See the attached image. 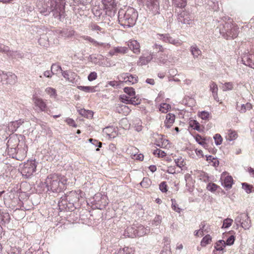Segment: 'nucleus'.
Here are the masks:
<instances>
[{
    "instance_id": "f257e3e1",
    "label": "nucleus",
    "mask_w": 254,
    "mask_h": 254,
    "mask_svg": "<svg viewBox=\"0 0 254 254\" xmlns=\"http://www.w3.org/2000/svg\"><path fill=\"white\" fill-rule=\"evenodd\" d=\"M84 193L79 190L70 191L62 196L58 202L61 211H72L79 208L84 200Z\"/></svg>"
},
{
    "instance_id": "f03ea898",
    "label": "nucleus",
    "mask_w": 254,
    "mask_h": 254,
    "mask_svg": "<svg viewBox=\"0 0 254 254\" xmlns=\"http://www.w3.org/2000/svg\"><path fill=\"white\" fill-rule=\"evenodd\" d=\"M50 0L47 3L43 0L37 1L36 8L37 11L44 16L48 15L51 12L55 17L61 18L62 12L64 10L65 1L64 0Z\"/></svg>"
},
{
    "instance_id": "7ed1b4c3",
    "label": "nucleus",
    "mask_w": 254,
    "mask_h": 254,
    "mask_svg": "<svg viewBox=\"0 0 254 254\" xmlns=\"http://www.w3.org/2000/svg\"><path fill=\"white\" fill-rule=\"evenodd\" d=\"M67 179L58 174L49 175L45 179L44 184L47 191L49 193H58L65 189Z\"/></svg>"
},
{
    "instance_id": "20e7f679",
    "label": "nucleus",
    "mask_w": 254,
    "mask_h": 254,
    "mask_svg": "<svg viewBox=\"0 0 254 254\" xmlns=\"http://www.w3.org/2000/svg\"><path fill=\"white\" fill-rule=\"evenodd\" d=\"M138 12L131 7L121 9L118 12V21L124 28L133 27L137 19Z\"/></svg>"
},
{
    "instance_id": "39448f33",
    "label": "nucleus",
    "mask_w": 254,
    "mask_h": 254,
    "mask_svg": "<svg viewBox=\"0 0 254 254\" xmlns=\"http://www.w3.org/2000/svg\"><path fill=\"white\" fill-rule=\"evenodd\" d=\"M226 39H234L238 35L239 28L231 21H221L216 29Z\"/></svg>"
},
{
    "instance_id": "423d86ee",
    "label": "nucleus",
    "mask_w": 254,
    "mask_h": 254,
    "mask_svg": "<svg viewBox=\"0 0 254 254\" xmlns=\"http://www.w3.org/2000/svg\"><path fill=\"white\" fill-rule=\"evenodd\" d=\"M25 143L22 135L15 134L10 135L6 143L8 154L13 155L15 149L20 146H24Z\"/></svg>"
},
{
    "instance_id": "0eeeda50",
    "label": "nucleus",
    "mask_w": 254,
    "mask_h": 254,
    "mask_svg": "<svg viewBox=\"0 0 254 254\" xmlns=\"http://www.w3.org/2000/svg\"><path fill=\"white\" fill-rule=\"evenodd\" d=\"M36 167L37 164L35 160H28L20 165L19 170L23 177L29 178L36 172Z\"/></svg>"
},
{
    "instance_id": "6e6552de",
    "label": "nucleus",
    "mask_w": 254,
    "mask_h": 254,
    "mask_svg": "<svg viewBox=\"0 0 254 254\" xmlns=\"http://www.w3.org/2000/svg\"><path fill=\"white\" fill-rule=\"evenodd\" d=\"M91 207L95 209H103L108 204V198L106 195L97 193L90 199Z\"/></svg>"
},
{
    "instance_id": "1a4fd4ad",
    "label": "nucleus",
    "mask_w": 254,
    "mask_h": 254,
    "mask_svg": "<svg viewBox=\"0 0 254 254\" xmlns=\"http://www.w3.org/2000/svg\"><path fill=\"white\" fill-rule=\"evenodd\" d=\"M237 227H241L245 230H249L252 226L251 220L247 213H241L235 219Z\"/></svg>"
},
{
    "instance_id": "9d476101",
    "label": "nucleus",
    "mask_w": 254,
    "mask_h": 254,
    "mask_svg": "<svg viewBox=\"0 0 254 254\" xmlns=\"http://www.w3.org/2000/svg\"><path fill=\"white\" fill-rule=\"evenodd\" d=\"M158 38L165 43H168L176 47L181 46L183 44L182 41L179 39H174L168 33L158 34Z\"/></svg>"
},
{
    "instance_id": "9b49d317",
    "label": "nucleus",
    "mask_w": 254,
    "mask_h": 254,
    "mask_svg": "<svg viewBox=\"0 0 254 254\" xmlns=\"http://www.w3.org/2000/svg\"><path fill=\"white\" fill-rule=\"evenodd\" d=\"M27 147L25 143L24 146H20L15 149L13 155H9L12 158H15L19 161H22L27 155Z\"/></svg>"
},
{
    "instance_id": "f8f14e48",
    "label": "nucleus",
    "mask_w": 254,
    "mask_h": 254,
    "mask_svg": "<svg viewBox=\"0 0 254 254\" xmlns=\"http://www.w3.org/2000/svg\"><path fill=\"white\" fill-rule=\"evenodd\" d=\"M153 56V53L149 51L142 54L136 63L137 65L140 66L147 65L152 60Z\"/></svg>"
},
{
    "instance_id": "ddd939ff",
    "label": "nucleus",
    "mask_w": 254,
    "mask_h": 254,
    "mask_svg": "<svg viewBox=\"0 0 254 254\" xmlns=\"http://www.w3.org/2000/svg\"><path fill=\"white\" fill-rule=\"evenodd\" d=\"M177 20L179 23L183 25H190L192 22L190 14L185 10L182 11L178 15Z\"/></svg>"
},
{
    "instance_id": "4468645a",
    "label": "nucleus",
    "mask_w": 254,
    "mask_h": 254,
    "mask_svg": "<svg viewBox=\"0 0 254 254\" xmlns=\"http://www.w3.org/2000/svg\"><path fill=\"white\" fill-rule=\"evenodd\" d=\"M146 5L153 14L156 15L160 13L159 0H146Z\"/></svg>"
},
{
    "instance_id": "2eb2a0df",
    "label": "nucleus",
    "mask_w": 254,
    "mask_h": 254,
    "mask_svg": "<svg viewBox=\"0 0 254 254\" xmlns=\"http://www.w3.org/2000/svg\"><path fill=\"white\" fill-rule=\"evenodd\" d=\"M137 77L129 73H124L119 76V80L127 84H133L137 82Z\"/></svg>"
},
{
    "instance_id": "dca6fc26",
    "label": "nucleus",
    "mask_w": 254,
    "mask_h": 254,
    "mask_svg": "<svg viewBox=\"0 0 254 254\" xmlns=\"http://www.w3.org/2000/svg\"><path fill=\"white\" fill-rule=\"evenodd\" d=\"M33 101L35 110L38 112H43L46 111L47 108V105L43 99L34 95L33 97Z\"/></svg>"
},
{
    "instance_id": "f3484780",
    "label": "nucleus",
    "mask_w": 254,
    "mask_h": 254,
    "mask_svg": "<svg viewBox=\"0 0 254 254\" xmlns=\"http://www.w3.org/2000/svg\"><path fill=\"white\" fill-rule=\"evenodd\" d=\"M135 237H141L150 233V229L148 226H144L141 224H134Z\"/></svg>"
},
{
    "instance_id": "a211bd4d",
    "label": "nucleus",
    "mask_w": 254,
    "mask_h": 254,
    "mask_svg": "<svg viewBox=\"0 0 254 254\" xmlns=\"http://www.w3.org/2000/svg\"><path fill=\"white\" fill-rule=\"evenodd\" d=\"M241 62L243 64L254 69V55L245 53L241 58Z\"/></svg>"
},
{
    "instance_id": "6ab92c4d",
    "label": "nucleus",
    "mask_w": 254,
    "mask_h": 254,
    "mask_svg": "<svg viewBox=\"0 0 254 254\" xmlns=\"http://www.w3.org/2000/svg\"><path fill=\"white\" fill-rule=\"evenodd\" d=\"M3 76L2 85H13L17 82V78L16 75L12 73H5Z\"/></svg>"
},
{
    "instance_id": "aec40b11",
    "label": "nucleus",
    "mask_w": 254,
    "mask_h": 254,
    "mask_svg": "<svg viewBox=\"0 0 254 254\" xmlns=\"http://www.w3.org/2000/svg\"><path fill=\"white\" fill-rule=\"evenodd\" d=\"M25 122V120L20 119L18 120L10 122L8 123L7 127V131L10 133H13Z\"/></svg>"
},
{
    "instance_id": "412c9836",
    "label": "nucleus",
    "mask_w": 254,
    "mask_h": 254,
    "mask_svg": "<svg viewBox=\"0 0 254 254\" xmlns=\"http://www.w3.org/2000/svg\"><path fill=\"white\" fill-rule=\"evenodd\" d=\"M253 106L251 103L249 102H243L240 100L237 102L236 105V109L241 113H244L247 111L251 110Z\"/></svg>"
},
{
    "instance_id": "4be33fe9",
    "label": "nucleus",
    "mask_w": 254,
    "mask_h": 254,
    "mask_svg": "<svg viewBox=\"0 0 254 254\" xmlns=\"http://www.w3.org/2000/svg\"><path fill=\"white\" fill-rule=\"evenodd\" d=\"M62 75L67 81L72 83H76L78 78L77 74L70 70H64L62 72Z\"/></svg>"
},
{
    "instance_id": "5701e85b",
    "label": "nucleus",
    "mask_w": 254,
    "mask_h": 254,
    "mask_svg": "<svg viewBox=\"0 0 254 254\" xmlns=\"http://www.w3.org/2000/svg\"><path fill=\"white\" fill-rule=\"evenodd\" d=\"M190 173H187L185 175V180L186 182V186L188 190L191 192L193 190L194 185L195 181L191 177L192 171L190 172Z\"/></svg>"
},
{
    "instance_id": "b1692460",
    "label": "nucleus",
    "mask_w": 254,
    "mask_h": 254,
    "mask_svg": "<svg viewBox=\"0 0 254 254\" xmlns=\"http://www.w3.org/2000/svg\"><path fill=\"white\" fill-rule=\"evenodd\" d=\"M103 133L104 135L109 139L115 138L117 135V133L115 128L113 126H108L103 128Z\"/></svg>"
},
{
    "instance_id": "393cba45",
    "label": "nucleus",
    "mask_w": 254,
    "mask_h": 254,
    "mask_svg": "<svg viewBox=\"0 0 254 254\" xmlns=\"http://www.w3.org/2000/svg\"><path fill=\"white\" fill-rule=\"evenodd\" d=\"M0 52L5 53L8 56L11 57L17 56L21 57V55L20 53H18L17 51H10L9 47L1 43H0Z\"/></svg>"
},
{
    "instance_id": "a878e982",
    "label": "nucleus",
    "mask_w": 254,
    "mask_h": 254,
    "mask_svg": "<svg viewBox=\"0 0 254 254\" xmlns=\"http://www.w3.org/2000/svg\"><path fill=\"white\" fill-rule=\"evenodd\" d=\"M221 179L222 180L221 185L225 188L230 189L233 184V179L230 176H222Z\"/></svg>"
},
{
    "instance_id": "bb28decb",
    "label": "nucleus",
    "mask_w": 254,
    "mask_h": 254,
    "mask_svg": "<svg viewBox=\"0 0 254 254\" xmlns=\"http://www.w3.org/2000/svg\"><path fill=\"white\" fill-rule=\"evenodd\" d=\"M11 204V209L14 211L17 210H29V208H27L23 205V202L19 199H16L15 200L12 201Z\"/></svg>"
},
{
    "instance_id": "cd10ccee",
    "label": "nucleus",
    "mask_w": 254,
    "mask_h": 254,
    "mask_svg": "<svg viewBox=\"0 0 254 254\" xmlns=\"http://www.w3.org/2000/svg\"><path fill=\"white\" fill-rule=\"evenodd\" d=\"M128 46L134 54H139L140 53V44L137 40H130L128 42Z\"/></svg>"
},
{
    "instance_id": "c85d7f7f",
    "label": "nucleus",
    "mask_w": 254,
    "mask_h": 254,
    "mask_svg": "<svg viewBox=\"0 0 254 254\" xmlns=\"http://www.w3.org/2000/svg\"><path fill=\"white\" fill-rule=\"evenodd\" d=\"M135 226L134 224H133L131 226L127 227V228L124 230V232L123 234V235L125 238H135Z\"/></svg>"
},
{
    "instance_id": "c756f323",
    "label": "nucleus",
    "mask_w": 254,
    "mask_h": 254,
    "mask_svg": "<svg viewBox=\"0 0 254 254\" xmlns=\"http://www.w3.org/2000/svg\"><path fill=\"white\" fill-rule=\"evenodd\" d=\"M127 49L126 47L118 46L115 47L109 52L110 56H113L118 54H125L127 52Z\"/></svg>"
},
{
    "instance_id": "7c9ffc66",
    "label": "nucleus",
    "mask_w": 254,
    "mask_h": 254,
    "mask_svg": "<svg viewBox=\"0 0 254 254\" xmlns=\"http://www.w3.org/2000/svg\"><path fill=\"white\" fill-rule=\"evenodd\" d=\"M131 109L125 105H120L116 107V111L125 116L128 115L131 112Z\"/></svg>"
},
{
    "instance_id": "2f4dec72",
    "label": "nucleus",
    "mask_w": 254,
    "mask_h": 254,
    "mask_svg": "<svg viewBox=\"0 0 254 254\" xmlns=\"http://www.w3.org/2000/svg\"><path fill=\"white\" fill-rule=\"evenodd\" d=\"M175 116L173 114L169 113L166 116V119L164 122L165 126L167 128H170L175 122Z\"/></svg>"
},
{
    "instance_id": "473e14b6",
    "label": "nucleus",
    "mask_w": 254,
    "mask_h": 254,
    "mask_svg": "<svg viewBox=\"0 0 254 254\" xmlns=\"http://www.w3.org/2000/svg\"><path fill=\"white\" fill-rule=\"evenodd\" d=\"M102 2L105 8L109 10H113L117 5L116 0H102Z\"/></svg>"
},
{
    "instance_id": "72a5a7b5",
    "label": "nucleus",
    "mask_w": 254,
    "mask_h": 254,
    "mask_svg": "<svg viewBox=\"0 0 254 254\" xmlns=\"http://www.w3.org/2000/svg\"><path fill=\"white\" fill-rule=\"evenodd\" d=\"M190 50L194 59H197L201 55V50L195 44L190 47Z\"/></svg>"
},
{
    "instance_id": "f704fd0d",
    "label": "nucleus",
    "mask_w": 254,
    "mask_h": 254,
    "mask_svg": "<svg viewBox=\"0 0 254 254\" xmlns=\"http://www.w3.org/2000/svg\"><path fill=\"white\" fill-rule=\"evenodd\" d=\"M88 27L90 30L96 32L98 34H104L105 33V30L96 23H90L88 25Z\"/></svg>"
},
{
    "instance_id": "c9c22d12",
    "label": "nucleus",
    "mask_w": 254,
    "mask_h": 254,
    "mask_svg": "<svg viewBox=\"0 0 254 254\" xmlns=\"http://www.w3.org/2000/svg\"><path fill=\"white\" fill-rule=\"evenodd\" d=\"M205 2L208 6V8L211 9L214 11H217L219 8L217 0H205Z\"/></svg>"
},
{
    "instance_id": "e433bc0d",
    "label": "nucleus",
    "mask_w": 254,
    "mask_h": 254,
    "mask_svg": "<svg viewBox=\"0 0 254 254\" xmlns=\"http://www.w3.org/2000/svg\"><path fill=\"white\" fill-rule=\"evenodd\" d=\"M226 243L224 240L218 241L215 245V251L214 250L217 254H223L222 251L225 247Z\"/></svg>"
},
{
    "instance_id": "4c0bfd02",
    "label": "nucleus",
    "mask_w": 254,
    "mask_h": 254,
    "mask_svg": "<svg viewBox=\"0 0 254 254\" xmlns=\"http://www.w3.org/2000/svg\"><path fill=\"white\" fill-rule=\"evenodd\" d=\"M155 144L157 146L163 148H167L170 147L168 140L162 137L159 140L156 141Z\"/></svg>"
},
{
    "instance_id": "58836bf2",
    "label": "nucleus",
    "mask_w": 254,
    "mask_h": 254,
    "mask_svg": "<svg viewBox=\"0 0 254 254\" xmlns=\"http://www.w3.org/2000/svg\"><path fill=\"white\" fill-rule=\"evenodd\" d=\"M157 63L160 65L167 64L169 63L168 55L165 54L161 55L157 58Z\"/></svg>"
},
{
    "instance_id": "ea45409f",
    "label": "nucleus",
    "mask_w": 254,
    "mask_h": 254,
    "mask_svg": "<svg viewBox=\"0 0 254 254\" xmlns=\"http://www.w3.org/2000/svg\"><path fill=\"white\" fill-rule=\"evenodd\" d=\"M39 45L47 47L49 45V38L47 34H42L38 40Z\"/></svg>"
},
{
    "instance_id": "a19ab883",
    "label": "nucleus",
    "mask_w": 254,
    "mask_h": 254,
    "mask_svg": "<svg viewBox=\"0 0 254 254\" xmlns=\"http://www.w3.org/2000/svg\"><path fill=\"white\" fill-rule=\"evenodd\" d=\"M92 10L94 16L97 18L96 19L100 18L104 12V10L97 5L94 6Z\"/></svg>"
},
{
    "instance_id": "79ce46f5",
    "label": "nucleus",
    "mask_w": 254,
    "mask_h": 254,
    "mask_svg": "<svg viewBox=\"0 0 254 254\" xmlns=\"http://www.w3.org/2000/svg\"><path fill=\"white\" fill-rule=\"evenodd\" d=\"M10 217L8 213L0 210V223H7L9 222Z\"/></svg>"
},
{
    "instance_id": "37998d69",
    "label": "nucleus",
    "mask_w": 254,
    "mask_h": 254,
    "mask_svg": "<svg viewBox=\"0 0 254 254\" xmlns=\"http://www.w3.org/2000/svg\"><path fill=\"white\" fill-rule=\"evenodd\" d=\"M162 222V217L160 215H156L151 221V225L152 227H159Z\"/></svg>"
},
{
    "instance_id": "c03bdc74",
    "label": "nucleus",
    "mask_w": 254,
    "mask_h": 254,
    "mask_svg": "<svg viewBox=\"0 0 254 254\" xmlns=\"http://www.w3.org/2000/svg\"><path fill=\"white\" fill-rule=\"evenodd\" d=\"M78 112L82 116L87 118H91L93 116V112L90 110H85L84 109H80L78 110Z\"/></svg>"
},
{
    "instance_id": "a18cd8bd",
    "label": "nucleus",
    "mask_w": 254,
    "mask_h": 254,
    "mask_svg": "<svg viewBox=\"0 0 254 254\" xmlns=\"http://www.w3.org/2000/svg\"><path fill=\"white\" fill-rule=\"evenodd\" d=\"M51 70L53 71V74H58L64 70H62L61 66L58 63L53 64L51 67Z\"/></svg>"
},
{
    "instance_id": "49530a36",
    "label": "nucleus",
    "mask_w": 254,
    "mask_h": 254,
    "mask_svg": "<svg viewBox=\"0 0 254 254\" xmlns=\"http://www.w3.org/2000/svg\"><path fill=\"white\" fill-rule=\"evenodd\" d=\"M206 160L209 162V163H211V165L216 167L219 165V162L217 158L214 157L212 155H206Z\"/></svg>"
},
{
    "instance_id": "de8ad7c7",
    "label": "nucleus",
    "mask_w": 254,
    "mask_h": 254,
    "mask_svg": "<svg viewBox=\"0 0 254 254\" xmlns=\"http://www.w3.org/2000/svg\"><path fill=\"white\" fill-rule=\"evenodd\" d=\"M77 87L78 89L87 93H93L96 91L95 86H78Z\"/></svg>"
},
{
    "instance_id": "09e8293b",
    "label": "nucleus",
    "mask_w": 254,
    "mask_h": 254,
    "mask_svg": "<svg viewBox=\"0 0 254 254\" xmlns=\"http://www.w3.org/2000/svg\"><path fill=\"white\" fill-rule=\"evenodd\" d=\"M60 34L62 36L64 37H70L72 36L74 34V31L71 29H64L60 31Z\"/></svg>"
},
{
    "instance_id": "8fccbe9b",
    "label": "nucleus",
    "mask_w": 254,
    "mask_h": 254,
    "mask_svg": "<svg viewBox=\"0 0 254 254\" xmlns=\"http://www.w3.org/2000/svg\"><path fill=\"white\" fill-rule=\"evenodd\" d=\"M196 172L198 173V178L200 181L205 183H207L209 181V177L207 174L201 171Z\"/></svg>"
},
{
    "instance_id": "3c124183",
    "label": "nucleus",
    "mask_w": 254,
    "mask_h": 254,
    "mask_svg": "<svg viewBox=\"0 0 254 254\" xmlns=\"http://www.w3.org/2000/svg\"><path fill=\"white\" fill-rule=\"evenodd\" d=\"M212 238L210 235H206L201 240L200 245L202 247H205L211 242Z\"/></svg>"
},
{
    "instance_id": "603ef678",
    "label": "nucleus",
    "mask_w": 254,
    "mask_h": 254,
    "mask_svg": "<svg viewBox=\"0 0 254 254\" xmlns=\"http://www.w3.org/2000/svg\"><path fill=\"white\" fill-rule=\"evenodd\" d=\"M173 3L179 8H184L187 5L186 0H172Z\"/></svg>"
},
{
    "instance_id": "864d4df0",
    "label": "nucleus",
    "mask_w": 254,
    "mask_h": 254,
    "mask_svg": "<svg viewBox=\"0 0 254 254\" xmlns=\"http://www.w3.org/2000/svg\"><path fill=\"white\" fill-rule=\"evenodd\" d=\"M45 92L50 95L51 98H56L57 96V92L55 89L48 87L45 89Z\"/></svg>"
},
{
    "instance_id": "5fc2aeb1",
    "label": "nucleus",
    "mask_w": 254,
    "mask_h": 254,
    "mask_svg": "<svg viewBox=\"0 0 254 254\" xmlns=\"http://www.w3.org/2000/svg\"><path fill=\"white\" fill-rule=\"evenodd\" d=\"M81 38L82 39L91 43L93 46L95 47H97L98 45L99 44V42L89 36L84 35L81 36Z\"/></svg>"
},
{
    "instance_id": "6e6d98bb",
    "label": "nucleus",
    "mask_w": 254,
    "mask_h": 254,
    "mask_svg": "<svg viewBox=\"0 0 254 254\" xmlns=\"http://www.w3.org/2000/svg\"><path fill=\"white\" fill-rule=\"evenodd\" d=\"M237 137V134L235 131L229 130L226 136L227 139L230 141L234 140Z\"/></svg>"
},
{
    "instance_id": "4d7b16f0",
    "label": "nucleus",
    "mask_w": 254,
    "mask_h": 254,
    "mask_svg": "<svg viewBox=\"0 0 254 254\" xmlns=\"http://www.w3.org/2000/svg\"><path fill=\"white\" fill-rule=\"evenodd\" d=\"M233 87V83L231 82H228L222 84V89L223 91H227L232 90Z\"/></svg>"
},
{
    "instance_id": "13d9d810",
    "label": "nucleus",
    "mask_w": 254,
    "mask_h": 254,
    "mask_svg": "<svg viewBox=\"0 0 254 254\" xmlns=\"http://www.w3.org/2000/svg\"><path fill=\"white\" fill-rule=\"evenodd\" d=\"M116 254H133V253L131 248L125 247L120 249Z\"/></svg>"
},
{
    "instance_id": "bf43d9fd",
    "label": "nucleus",
    "mask_w": 254,
    "mask_h": 254,
    "mask_svg": "<svg viewBox=\"0 0 254 254\" xmlns=\"http://www.w3.org/2000/svg\"><path fill=\"white\" fill-rule=\"evenodd\" d=\"M124 91L129 97H132L135 95L134 89L131 87H125L124 88Z\"/></svg>"
},
{
    "instance_id": "052dcab7",
    "label": "nucleus",
    "mask_w": 254,
    "mask_h": 254,
    "mask_svg": "<svg viewBox=\"0 0 254 254\" xmlns=\"http://www.w3.org/2000/svg\"><path fill=\"white\" fill-rule=\"evenodd\" d=\"M170 108L171 106L169 104L163 103L160 105L159 110L162 113H167Z\"/></svg>"
},
{
    "instance_id": "680f3d73",
    "label": "nucleus",
    "mask_w": 254,
    "mask_h": 254,
    "mask_svg": "<svg viewBox=\"0 0 254 254\" xmlns=\"http://www.w3.org/2000/svg\"><path fill=\"white\" fill-rule=\"evenodd\" d=\"M171 200L172 202L171 205L172 209L176 212L178 213H180L182 210V209L179 207L176 202V200L174 198H172Z\"/></svg>"
},
{
    "instance_id": "e2e57ef3",
    "label": "nucleus",
    "mask_w": 254,
    "mask_h": 254,
    "mask_svg": "<svg viewBox=\"0 0 254 254\" xmlns=\"http://www.w3.org/2000/svg\"><path fill=\"white\" fill-rule=\"evenodd\" d=\"M140 185L143 188H148L151 185V181L148 178H144Z\"/></svg>"
},
{
    "instance_id": "0e129e2a",
    "label": "nucleus",
    "mask_w": 254,
    "mask_h": 254,
    "mask_svg": "<svg viewBox=\"0 0 254 254\" xmlns=\"http://www.w3.org/2000/svg\"><path fill=\"white\" fill-rule=\"evenodd\" d=\"M198 115L202 120H207L209 119L210 114L207 111H203L199 113Z\"/></svg>"
},
{
    "instance_id": "69168bd1",
    "label": "nucleus",
    "mask_w": 254,
    "mask_h": 254,
    "mask_svg": "<svg viewBox=\"0 0 254 254\" xmlns=\"http://www.w3.org/2000/svg\"><path fill=\"white\" fill-rule=\"evenodd\" d=\"M213 139L214 140V142L216 145L218 146L221 144L223 139L220 134L217 133L215 134V135L213 136Z\"/></svg>"
},
{
    "instance_id": "338daca9",
    "label": "nucleus",
    "mask_w": 254,
    "mask_h": 254,
    "mask_svg": "<svg viewBox=\"0 0 254 254\" xmlns=\"http://www.w3.org/2000/svg\"><path fill=\"white\" fill-rule=\"evenodd\" d=\"M209 87L210 91L212 92V95L218 93V88L217 84L215 82H210Z\"/></svg>"
},
{
    "instance_id": "774afa93",
    "label": "nucleus",
    "mask_w": 254,
    "mask_h": 254,
    "mask_svg": "<svg viewBox=\"0 0 254 254\" xmlns=\"http://www.w3.org/2000/svg\"><path fill=\"white\" fill-rule=\"evenodd\" d=\"M243 189L247 193H250L252 191L253 186L249 185L246 183H243L242 184Z\"/></svg>"
}]
</instances>
